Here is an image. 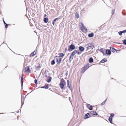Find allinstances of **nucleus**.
Returning a JSON list of instances; mask_svg holds the SVG:
<instances>
[{
    "instance_id": "obj_1",
    "label": "nucleus",
    "mask_w": 126,
    "mask_h": 126,
    "mask_svg": "<svg viewBox=\"0 0 126 126\" xmlns=\"http://www.w3.org/2000/svg\"><path fill=\"white\" fill-rule=\"evenodd\" d=\"M66 85V83L65 80L64 79H62L59 85L61 89H63L64 86Z\"/></svg>"
},
{
    "instance_id": "obj_2",
    "label": "nucleus",
    "mask_w": 126,
    "mask_h": 126,
    "mask_svg": "<svg viewBox=\"0 0 126 126\" xmlns=\"http://www.w3.org/2000/svg\"><path fill=\"white\" fill-rule=\"evenodd\" d=\"M54 58V59L56 58V60L57 64L59 65L60 63L61 62L62 58H60L59 57L57 56H55Z\"/></svg>"
},
{
    "instance_id": "obj_3",
    "label": "nucleus",
    "mask_w": 126,
    "mask_h": 126,
    "mask_svg": "<svg viewBox=\"0 0 126 126\" xmlns=\"http://www.w3.org/2000/svg\"><path fill=\"white\" fill-rule=\"evenodd\" d=\"M81 27H80L81 29L80 30L83 32H86L87 31V28L84 25L82 22H81Z\"/></svg>"
},
{
    "instance_id": "obj_4",
    "label": "nucleus",
    "mask_w": 126,
    "mask_h": 126,
    "mask_svg": "<svg viewBox=\"0 0 126 126\" xmlns=\"http://www.w3.org/2000/svg\"><path fill=\"white\" fill-rule=\"evenodd\" d=\"M75 48V47L74 45L73 44H71L69 46L68 50L70 52L72 50L74 49Z\"/></svg>"
},
{
    "instance_id": "obj_5",
    "label": "nucleus",
    "mask_w": 126,
    "mask_h": 126,
    "mask_svg": "<svg viewBox=\"0 0 126 126\" xmlns=\"http://www.w3.org/2000/svg\"><path fill=\"white\" fill-rule=\"evenodd\" d=\"M89 67L87 65L83 67L81 69V73H84V72Z\"/></svg>"
},
{
    "instance_id": "obj_6",
    "label": "nucleus",
    "mask_w": 126,
    "mask_h": 126,
    "mask_svg": "<svg viewBox=\"0 0 126 126\" xmlns=\"http://www.w3.org/2000/svg\"><path fill=\"white\" fill-rule=\"evenodd\" d=\"M88 47H87V49H89L91 48H93L94 47L93 44L92 43H89L87 44Z\"/></svg>"
},
{
    "instance_id": "obj_7",
    "label": "nucleus",
    "mask_w": 126,
    "mask_h": 126,
    "mask_svg": "<svg viewBox=\"0 0 126 126\" xmlns=\"http://www.w3.org/2000/svg\"><path fill=\"white\" fill-rule=\"evenodd\" d=\"M31 70L29 67L27 66H26L25 68V72L27 73H30Z\"/></svg>"
},
{
    "instance_id": "obj_8",
    "label": "nucleus",
    "mask_w": 126,
    "mask_h": 126,
    "mask_svg": "<svg viewBox=\"0 0 126 126\" xmlns=\"http://www.w3.org/2000/svg\"><path fill=\"white\" fill-rule=\"evenodd\" d=\"M36 54V51L35 50L34 51V52L31 53L29 55V57H30L34 56Z\"/></svg>"
},
{
    "instance_id": "obj_9",
    "label": "nucleus",
    "mask_w": 126,
    "mask_h": 126,
    "mask_svg": "<svg viewBox=\"0 0 126 126\" xmlns=\"http://www.w3.org/2000/svg\"><path fill=\"white\" fill-rule=\"evenodd\" d=\"M52 79V78L50 76H48L47 78V81L48 82H50Z\"/></svg>"
},
{
    "instance_id": "obj_10",
    "label": "nucleus",
    "mask_w": 126,
    "mask_h": 126,
    "mask_svg": "<svg viewBox=\"0 0 126 126\" xmlns=\"http://www.w3.org/2000/svg\"><path fill=\"white\" fill-rule=\"evenodd\" d=\"M90 114L89 113L86 114L85 115L84 119H86L89 118V117H90Z\"/></svg>"
},
{
    "instance_id": "obj_11",
    "label": "nucleus",
    "mask_w": 126,
    "mask_h": 126,
    "mask_svg": "<svg viewBox=\"0 0 126 126\" xmlns=\"http://www.w3.org/2000/svg\"><path fill=\"white\" fill-rule=\"evenodd\" d=\"M107 61V59L106 58H104L102 59L100 62L101 63H103Z\"/></svg>"
},
{
    "instance_id": "obj_12",
    "label": "nucleus",
    "mask_w": 126,
    "mask_h": 126,
    "mask_svg": "<svg viewBox=\"0 0 126 126\" xmlns=\"http://www.w3.org/2000/svg\"><path fill=\"white\" fill-rule=\"evenodd\" d=\"M106 53L108 55H110L111 54V52L109 50H107L106 51Z\"/></svg>"
},
{
    "instance_id": "obj_13",
    "label": "nucleus",
    "mask_w": 126,
    "mask_h": 126,
    "mask_svg": "<svg viewBox=\"0 0 126 126\" xmlns=\"http://www.w3.org/2000/svg\"><path fill=\"white\" fill-rule=\"evenodd\" d=\"M79 49L81 51H83L84 50V48L81 46L79 47Z\"/></svg>"
},
{
    "instance_id": "obj_14",
    "label": "nucleus",
    "mask_w": 126,
    "mask_h": 126,
    "mask_svg": "<svg viewBox=\"0 0 126 126\" xmlns=\"http://www.w3.org/2000/svg\"><path fill=\"white\" fill-rule=\"evenodd\" d=\"M77 52V51L75 50L73 52L71 53V54L74 56Z\"/></svg>"
},
{
    "instance_id": "obj_15",
    "label": "nucleus",
    "mask_w": 126,
    "mask_h": 126,
    "mask_svg": "<svg viewBox=\"0 0 126 126\" xmlns=\"http://www.w3.org/2000/svg\"><path fill=\"white\" fill-rule=\"evenodd\" d=\"M41 88H44L45 89H48L49 88V87L48 86V84L47 85H45L43 86H42L41 87Z\"/></svg>"
},
{
    "instance_id": "obj_16",
    "label": "nucleus",
    "mask_w": 126,
    "mask_h": 126,
    "mask_svg": "<svg viewBox=\"0 0 126 126\" xmlns=\"http://www.w3.org/2000/svg\"><path fill=\"white\" fill-rule=\"evenodd\" d=\"M44 22L45 23H47L48 21V19L47 18H44Z\"/></svg>"
},
{
    "instance_id": "obj_17",
    "label": "nucleus",
    "mask_w": 126,
    "mask_h": 126,
    "mask_svg": "<svg viewBox=\"0 0 126 126\" xmlns=\"http://www.w3.org/2000/svg\"><path fill=\"white\" fill-rule=\"evenodd\" d=\"M94 35V34L93 33H91L88 34V37H93Z\"/></svg>"
},
{
    "instance_id": "obj_18",
    "label": "nucleus",
    "mask_w": 126,
    "mask_h": 126,
    "mask_svg": "<svg viewBox=\"0 0 126 126\" xmlns=\"http://www.w3.org/2000/svg\"><path fill=\"white\" fill-rule=\"evenodd\" d=\"M59 57L60 58V57H62L64 56V54L63 53H60L59 54Z\"/></svg>"
},
{
    "instance_id": "obj_19",
    "label": "nucleus",
    "mask_w": 126,
    "mask_h": 126,
    "mask_svg": "<svg viewBox=\"0 0 126 126\" xmlns=\"http://www.w3.org/2000/svg\"><path fill=\"white\" fill-rule=\"evenodd\" d=\"M79 17V15L78 13H76L75 14V17L76 18H78Z\"/></svg>"
},
{
    "instance_id": "obj_20",
    "label": "nucleus",
    "mask_w": 126,
    "mask_h": 126,
    "mask_svg": "<svg viewBox=\"0 0 126 126\" xmlns=\"http://www.w3.org/2000/svg\"><path fill=\"white\" fill-rule=\"evenodd\" d=\"M93 60L92 58H90L89 59V62L90 63L93 62Z\"/></svg>"
},
{
    "instance_id": "obj_21",
    "label": "nucleus",
    "mask_w": 126,
    "mask_h": 126,
    "mask_svg": "<svg viewBox=\"0 0 126 126\" xmlns=\"http://www.w3.org/2000/svg\"><path fill=\"white\" fill-rule=\"evenodd\" d=\"M110 49L111 51L113 52H115L116 51V50L112 47H110Z\"/></svg>"
},
{
    "instance_id": "obj_22",
    "label": "nucleus",
    "mask_w": 126,
    "mask_h": 126,
    "mask_svg": "<svg viewBox=\"0 0 126 126\" xmlns=\"http://www.w3.org/2000/svg\"><path fill=\"white\" fill-rule=\"evenodd\" d=\"M51 65H54L55 63V62L54 60H52L51 61Z\"/></svg>"
},
{
    "instance_id": "obj_23",
    "label": "nucleus",
    "mask_w": 126,
    "mask_h": 126,
    "mask_svg": "<svg viewBox=\"0 0 126 126\" xmlns=\"http://www.w3.org/2000/svg\"><path fill=\"white\" fill-rule=\"evenodd\" d=\"M59 18V17H58V18H56L53 21V22H52V24L54 26V24H55L54 22Z\"/></svg>"
},
{
    "instance_id": "obj_24",
    "label": "nucleus",
    "mask_w": 126,
    "mask_h": 126,
    "mask_svg": "<svg viewBox=\"0 0 126 126\" xmlns=\"http://www.w3.org/2000/svg\"><path fill=\"white\" fill-rule=\"evenodd\" d=\"M73 57L74 56L71 54L69 57V60H72L73 58Z\"/></svg>"
},
{
    "instance_id": "obj_25",
    "label": "nucleus",
    "mask_w": 126,
    "mask_h": 126,
    "mask_svg": "<svg viewBox=\"0 0 126 126\" xmlns=\"http://www.w3.org/2000/svg\"><path fill=\"white\" fill-rule=\"evenodd\" d=\"M112 117H110L109 119V121L111 123H112Z\"/></svg>"
},
{
    "instance_id": "obj_26",
    "label": "nucleus",
    "mask_w": 126,
    "mask_h": 126,
    "mask_svg": "<svg viewBox=\"0 0 126 126\" xmlns=\"http://www.w3.org/2000/svg\"><path fill=\"white\" fill-rule=\"evenodd\" d=\"M115 9H112V14H113L114 13Z\"/></svg>"
},
{
    "instance_id": "obj_27",
    "label": "nucleus",
    "mask_w": 126,
    "mask_h": 126,
    "mask_svg": "<svg viewBox=\"0 0 126 126\" xmlns=\"http://www.w3.org/2000/svg\"><path fill=\"white\" fill-rule=\"evenodd\" d=\"M123 43L124 44L126 45V40H124L123 41Z\"/></svg>"
},
{
    "instance_id": "obj_28",
    "label": "nucleus",
    "mask_w": 126,
    "mask_h": 126,
    "mask_svg": "<svg viewBox=\"0 0 126 126\" xmlns=\"http://www.w3.org/2000/svg\"><path fill=\"white\" fill-rule=\"evenodd\" d=\"M92 107L91 105H90L89 107V109L90 110H92Z\"/></svg>"
},
{
    "instance_id": "obj_29",
    "label": "nucleus",
    "mask_w": 126,
    "mask_h": 126,
    "mask_svg": "<svg viewBox=\"0 0 126 126\" xmlns=\"http://www.w3.org/2000/svg\"><path fill=\"white\" fill-rule=\"evenodd\" d=\"M122 33H122V32H121V31L119 32H118V33H119V34L120 35H122Z\"/></svg>"
},
{
    "instance_id": "obj_30",
    "label": "nucleus",
    "mask_w": 126,
    "mask_h": 126,
    "mask_svg": "<svg viewBox=\"0 0 126 126\" xmlns=\"http://www.w3.org/2000/svg\"><path fill=\"white\" fill-rule=\"evenodd\" d=\"M5 24V28H7L8 27V25L6 23V24Z\"/></svg>"
},
{
    "instance_id": "obj_31",
    "label": "nucleus",
    "mask_w": 126,
    "mask_h": 126,
    "mask_svg": "<svg viewBox=\"0 0 126 126\" xmlns=\"http://www.w3.org/2000/svg\"><path fill=\"white\" fill-rule=\"evenodd\" d=\"M90 105H90L88 104H87L86 105L87 107L89 108V107L90 106Z\"/></svg>"
},
{
    "instance_id": "obj_32",
    "label": "nucleus",
    "mask_w": 126,
    "mask_h": 126,
    "mask_svg": "<svg viewBox=\"0 0 126 126\" xmlns=\"http://www.w3.org/2000/svg\"><path fill=\"white\" fill-rule=\"evenodd\" d=\"M114 114L113 113H111V114L110 116V117H112L114 116Z\"/></svg>"
},
{
    "instance_id": "obj_33",
    "label": "nucleus",
    "mask_w": 126,
    "mask_h": 126,
    "mask_svg": "<svg viewBox=\"0 0 126 126\" xmlns=\"http://www.w3.org/2000/svg\"><path fill=\"white\" fill-rule=\"evenodd\" d=\"M121 32H122V33H125L126 32V29L121 31Z\"/></svg>"
},
{
    "instance_id": "obj_34",
    "label": "nucleus",
    "mask_w": 126,
    "mask_h": 126,
    "mask_svg": "<svg viewBox=\"0 0 126 126\" xmlns=\"http://www.w3.org/2000/svg\"><path fill=\"white\" fill-rule=\"evenodd\" d=\"M21 84L22 85L23 83V80H21Z\"/></svg>"
},
{
    "instance_id": "obj_35",
    "label": "nucleus",
    "mask_w": 126,
    "mask_h": 126,
    "mask_svg": "<svg viewBox=\"0 0 126 126\" xmlns=\"http://www.w3.org/2000/svg\"><path fill=\"white\" fill-rule=\"evenodd\" d=\"M37 79H35L34 80V82L36 84H37Z\"/></svg>"
},
{
    "instance_id": "obj_36",
    "label": "nucleus",
    "mask_w": 126,
    "mask_h": 126,
    "mask_svg": "<svg viewBox=\"0 0 126 126\" xmlns=\"http://www.w3.org/2000/svg\"><path fill=\"white\" fill-rule=\"evenodd\" d=\"M94 115H98V114L96 112H95V113L93 114Z\"/></svg>"
},
{
    "instance_id": "obj_37",
    "label": "nucleus",
    "mask_w": 126,
    "mask_h": 126,
    "mask_svg": "<svg viewBox=\"0 0 126 126\" xmlns=\"http://www.w3.org/2000/svg\"><path fill=\"white\" fill-rule=\"evenodd\" d=\"M68 83V85H67L68 87L69 88V89L70 90H71L70 89V86L69 85V83Z\"/></svg>"
},
{
    "instance_id": "obj_38",
    "label": "nucleus",
    "mask_w": 126,
    "mask_h": 126,
    "mask_svg": "<svg viewBox=\"0 0 126 126\" xmlns=\"http://www.w3.org/2000/svg\"><path fill=\"white\" fill-rule=\"evenodd\" d=\"M77 54L78 55L80 54L81 53L79 51L77 52Z\"/></svg>"
},
{
    "instance_id": "obj_39",
    "label": "nucleus",
    "mask_w": 126,
    "mask_h": 126,
    "mask_svg": "<svg viewBox=\"0 0 126 126\" xmlns=\"http://www.w3.org/2000/svg\"><path fill=\"white\" fill-rule=\"evenodd\" d=\"M105 103H102L101 104V105H104L105 104Z\"/></svg>"
},
{
    "instance_id": "obj_40",
    "label": "nucleus",
    "mask_w": 126,
    "mask_h": 126,
    "mask_svg": "<svg viewBox=\"0 0 126 126\" xmlns=\"http://www.w3.org/2000/svg\"><path fill=\"white\" fill-rule=\"evenodd\" d=\"M68 74V72H67L65 74H66V76H67Z\"/></svg>"
},
{
    "instance_id": "obj_41",
    "label": "nucleus",
    "mask_w": 126,
    "mask_h": 126,
    "mask_svg": "<svg viewBox=\"0 0 126 126\" xmlns=\"http://www.w3.org/2000/svg\"><path fill=\"white\" fill-rule=\"evenodd\" d=\"M69 80H67V83H69Z\"/></svg>"
},
{
    "instance_id": "obj_42",
    "label": "nucleus",
    "mask_w": 126,
    "mask_h": 126,
    "mask_svg": "<svg viewBox=\"0 0 126 126\" xmlns=\"http://www.w3.org/2000/svg\"><path fill=\"white\" fill-rule=\"evenodd\" d=\"M3 22H4V24H6V23H5V21H4V20H3Z\"/></svg>"
},
{
    "instance_id": "obj_43",
    "label": "nucleus",
    "mask_w": 126,
    "mask_h": 126,
    "mask_svg": "<svg viewBox=\"0 0 126 126\" xmlns=\"http://www.w3.org/2000/svg\"><path fill=\"white\" fill-rule=\"evenodd\" d=\"M107 99H106L103 102H106V101H107Z\"/></svg>"
},
{
    "instance_id": "obj_44",
    "label": "nucleus",
    "mask_w": 126,
    "mask_h": 126,
    "mask_svg": "<svg viewBox=\"0 0 126 126\" xmlns=\"http://www.w3.org/2000/svg\"><path fill=\"white\" fill-rule=\"evenodd\" d=\"M46 16V14H44V17H45Z\"/></svg>"
},
{
    "instance_id": "obj_45",
    "label": "nucleus",
    "mask_w": 126,
    "mask_h": 126,
    "mask_svg": "<svg viewBox=\"0 0 126 126\" xmlns=\"http://www.w3.org/2000/svg\"><path fill=\"white\" fill-rule=\"evenodd\" d=\"M21 80H23V77H21Z\"/></svg>"
},
{
    "instance_id": "obj_46",
    "label": "nucleus",
    "mask_w": 126,
    "mask_h": 126,
    "mask_svg": "<svg viewBox=\"0 0 126 126\" xmlns=\"http://www.w3.org/2000/svg\"><path fill=\"white\" fill-rule=\"evenodd\" d=\"M21 77H23V74H22V75H21Z\"/></svg>"
},
{
    "instance_id": "obj_47",
    "label": "nucleus",
    "mask_w": 126,
    "mask_h": 126,
    "mask_svg": "<svg viewBox=\"0 0 126 126\" xmlns=\"http://www.w3.org/2000/svg\"><path fill=\"white\" fill-rule=\"evenodd\" d=\"M24 103H22V105H21V107L22 106V105H23V104H24Z\"/></svg>"
},
{
    "instance_id": "obj_48",
    "label": "nucleus",
    "mask_w": 126,
    "mask_h": 126,
    "mask_svg": "<svg viewBox=\"0 0 126 126\" xmlns=\"http://www.w3.org/2000/svg\"><path fill=\"white\" fill-rule=\"evenodd\" d=\"M0 113V114H4V113Z\"/></svg>"
},
{
    "instance_id": "obj_49",
    "label": "nucleus",
    "mask_w": 126,
    "mask_h": 126,
    "mask_svg": "<svg viewBox=\"0 0 126 126\" xmlns=\"http://www.w3.org/2000/svg\"><path fill=\"white\" fill-rule=\"evenodd\" d=\"M17 113H18V111H17Z\"/></svg>"
}]
</instances>
